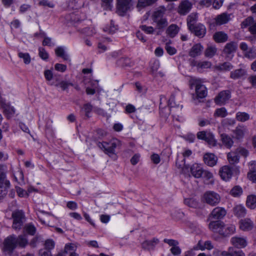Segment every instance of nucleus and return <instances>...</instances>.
Listing matches in <instances>:
<instances>
[{"label": "nucleus", "instance_id": "obj_1", "mask_svg": "<svg viewBox=\"0 0 256 256\" xmlns=\"http://www.w3.org/2000/svg\"><path fill=\"white\" fill-rule=\"evenodd\" d=\"M27 244L28 240L25 235H21L16 237L15 235L12 234L5 239L4 242V250L11 253L18 246L24 248Z\"/></svg>", "mask_w": 256, "mask_h": 256}, {"label": "nucleus", "instance_id": "obj_2", "mask_svg": "<svg viewBox=\"0 0 256 256\" xmlns=\"http://www.w3.org/2000/svg\"><path fill=\"white\" fill-rule=\"evenodd\" d=\"M169 106L170 112L174 117L178 116L181 114L182 106L176 102V98L174 94L170 96L168 102L166 98L162 96L160 98V109L164 108L166 106ZM177 120V118H176Z\"/></svg>", "mask_w": 256, "mask_h": 256}, {"label": "nucleus", "instance_id": "obj_3", "mask_svg": "<svg viewBox=\"0 0 256 256\" xmlns=\"http://www.w3.org/2000/svg\"><path fill=\"white\" fill-rule=\"evenodd\" d=\"M190 82L192 88H195V92L197 98H202L206 96V88L202 84L200 80L193 78L191 79Z\"/></svg>", "mask_w": 256, "mask_h": 256}, {"label": "nucleus", "instance_id": "obj_4", "mask_svg": "<svg viewBox=\"0 0 256 256\" xmlns=\"http://www.w3.org/2000/svg\"><path fill=\"white\" fill-rule=\"evenodd\" d=\"M132 8V0H117L116 12L118 15L123 16Z\"/></svg>", "mask_w": 256, "mask_h": 256}, {"label": "nucleus", "instance_id": "obj_5", "mask_svg": "<svg viewBox=\"0 0 256 256\" xmlns=\"http://www.w3.org/2000/svg\"><path fill=\"white\" fill-rule=\"evenodd\" d=\"M202 200L204 202L211 206H215L220 203V196L218 193L209 190L204 192L202 196Z\"/></svg>", "mask_w": 256, "mask_h": 256}, {"label": "nucleus", "instance_id": "obj_6", "mask_svg": "<svg viewBox=\"0 0 256 256\" xmlns=\"http://www.w3.org/2000/svg\"><path fill=\"white\" fill-rule=\"evenodd\" d=\"M13 224L12 228L16 230H20L25 221L24 212L22 210H16L12 214Z\"/></svg>", "mask_w": 256, "mask_h": 256}, {"label": "nucleus", "instance_id": "obj_7", "mask_svg": "<svg viewBox=\"0 0 256 256\" xmlns=\"http://www.w3.org/2000/svg\"><path fill=\"white\" fill-rule=\"evenodd\" d=\"M196 136L198 139L206 141L210 146H214L216 145V140L214 138V135L210 132L204 130L198 132Z\"/></svg>", "mask_w": 256, "mask_h": 256}, {"label": "nucleus", "instance_id": "obj_8", "mask_svg": "<svg viewBox=\"0 0 256 256\" xmlns=\"http://www.w3.org/2000/svg\"><path fill=\"white\" fill-rule=\"evenodd\" d=\"M76 247L73 244H67L64 249L59 252L55 256H79L76 252Z\"/></svg>", "mask_w": 256, "mask_h": 256}, {"label": "nucleus", "instance_id": "obj_9", "mask_svg": "<svg viewBox=\"0 0 256 256\" xmlns=\"http://www.w3.org/2000/svg\"><path fill=\"white\" fill-rule=\"evenodd\" d=\"M237 47V44L234 42H231L226 44L223 50V54L226 59L230 60L232 58Z\"/></svg>", "mask_w": 256, "mask_h": 256}, {"label": "nucleus", "instance_id": "obj_10", "mask_svg": "<svg viewBox=\"0 0 256 256\" xmlns=\"http://www.w3.org/2000/svg\"><path fill=\"white\" fill-rule=\"evenodd\" d=\"M118 143V141L112 142L110 143L98 142L97 146L100 149L102 150L106 154H114Z\"/></svg>", "mask_w": 256, "mask_h": 256}, {"label": "nucleus", "instance_id": "obj_11", "mask_svg": "<svg viewBox=\"0 0 256 256\" xmlns=\"http://www.w3.org/2000/svg\"><path fill=\"white\" fill-rule=\"evenodd\" d=\"M231 92L229 90H225L220 92L215 98V102L218 105H222L230 98Z\"/></svg>", "mask_w": 256, "mask_h": 256}, {"label": "nucleus", "instance_id": "obj_12", "mask_svg": "<svg viewBox=\"0 0 256 256\" xmlns=\"http://www.w3.org/2000/svg\"><path fill=\"white\" fill-rule=\"evenodd\" d=\"M219 174L222 180L228 181L232 176L233 168L229 166H224L220 169Z\"/></svg>", "mask_w": 256, "mask_h": 256}, {"label": "nucleus", "instance_id": "obj_13", "mask_svg": "<svg viewBox=\"0 0 256 256\" xmlns=\"http://www.w3.org/2000/svg\"><path fill=\"white\" fill-rule=\"evenodd\" d=\"M248 132L246 127L243 124H238L232 130L233 138L238 140H242Z\"/></svg>", "mask_w": 256, "mask_h": 256}, {"label": "nucleus", "instance_id": "obj_14", "mask_svg": "<svg viewBox=\"0 0 256 256\" xmlns=\"http://www.w3.org/2000/svg\"><path fill=\"white\" fill-rule=\"evenodd\" d=\"M242 28H245L249 26L248 30L252 34H256V22L252 16H248L241 24Z\"/></svg>", "mask_w": 256, "mask_h": 256}, {"label": "nucleus", "instance_id": "obj_15", "mask_svg": "<svg viewBox=\"0 0 256 256\" xmlns=\"http://www.w3.org/2000/svg\"><path fill=\"white\" fill-rule=\"evenodd\" d=\"M192 8V4L188 0L182 1L179 4L178 12L180 15H186Z\"/></svg>", "mask_w": 256, "mask_h": 256}, {"label": "nucleus", "instance_id": "obj_16", "mask_svg": "<svg viewBox=\"0 0 256 256\" xmlns=\"http://www.w3.org/2000/svg\"><path fill=\"white\" fill-rule=\"evenodd\" d=\"M7 168L5 165H0V186H10V182L6 178Z\"/></svg>", "mask_w": 256, "mask_h": 256}, {"label": "nucleus", "instance_id": "obj_17", "mask_svg": "<svg viewBox=\"0 0 256 256\" xmlns=\"http://www.w3.org/2000/svg\"><path fill=\"white\" fill-rule=\"evenodd\" d=\"M190 30L192 32H194V34L199 37L203 38L206 34V28L205 26L200 23L197 24L196 26L190 28Z\"/></svg>", "mask_w": 256, "mask_h": 256}, {"label": "nucleus", "instance_id": "obj_18", "mask_svg": "<svg viewBox=\"0 0 256 256\" xmlns=\"http://www.w3.org/2000/svg\"><path fill=\"white\" fill-rule=\"evenodd\" d=\"M224 223L221 221L211 222L208 225L209 228L214 232L218 233L222 235Z\"/></svg>", "mask_w": 256, "mask_h": 256}, {"label": "nucleus", "instance_id": "obj_19", "mask_svg": "<svg viewBox=\"0 0 256 256\" xmlns=\"http://www.w3.org/2000/svg\"><path fill=\"white\" fill-rule=\"evenodd\" d=\"M226 214V211L224 208L222 207L215 208L210 213V216L214 219H222Z\"/></svg>", "mask_w": 256, "mask_h": 256}, {"label": "nucleus", "instance_id": "obj_20", "mask_svg": "<svg viewBox=\"0 0 256 256\" xmlns=\"http://www.w3.org/2000/svg\"><path fill=\"white\" fill-rule=\"evenodd\" d=\"M239 224L240 228L243 231H250L254 228V222L249 218L241 220Z\"/></svg>", "mask_w": 256, "mask_h": 256}, {"label": "nucleus", "instance_id": "obj_21", "mask_svg": "<svg viewBox=\"0 0 256 256\" xmlns=\"http://www.w3.org/2000/svg\"><path fill=\"white\" fill-rule=\"evenodd\" d=\"M230 242L233 246L239 248H244L247 245L246 240L244 237H232L230 240Z\"/></svg>", "mask_w": 256, "mask_h": 256}, {"label": "nucleus", "instance_id": "obj_22", "mask_svg": "<svg viewBox=\"0 0 256 256\" xmlns=\"http://www.w3.org/2000/svg\"><path fill=\"white\" fill-rule=\"evenodd\" d=\"M230 20V14L226 12H224L218 15L215 18L216 24L218 26L228 23Z\"/></svg>", "mask_w": 256, "mask_h": 256}, {"label": "nucleus", "instance_id": "obj_23", "mask_svg": "<svg viewBox=\"0 0 256 256\" xmlns=\"http://www.w3.org/2000/svg\"><path fill=\"white\" fill-rule=\"evenodd\" d=\"M12 176L14 180L19 185L24 184L23 172L20 169L16 168L12 170Z\"/></svg>", "mask_w": 256, "mask_h": 256}, {"label": "nucleus", "instance_id": "obj_24", "mask_svg": "<svg viewBox=\"0 0 256 256\" xmlns=\"http://www.w3.org/2000/svg\"><path fill=\"white\" fill-rule=\"evenodd\" d=\"M203 170L202 166L198 164H194L190 167V173L196 178L202 177Z\"/></svg>", "mask_w": 256, "mask_h": 256}, {"label": "nucleus", "instance_id": "obj_25", "mask_svg": "<svg viewBox=\"0 0 256 256\" xmlns=\"http://www.w3.org/2000/svg\"><path fill=\"white\" fill-rule=\"evenodd\" d=\"M204 160L206 165L214 166L217 162L218 158L213 154L207 153L204 156Z\"/></svg>", "mask_w": 256, "mask_h": 256}, {"label": "nucleus", "instance_id": "obj_26", "mask_svg": "<svg viewBox=\"0 0 256 256\" xmlns=\"http://www.w3.org/2000/svg\"><path fill=\"white\" fill-rule=\"evenodd\" d=\"M204 49L203 46L200 44L194 45L189 52V56L192 58H195L200 55Z\"/></svg>", "mask_w": 256, "mask_h": 256}, {"label": "nucleus", "instance_id": "obj_27", "mask_svg": "<svg viewBox=\"0 0 256 256\" xmlns=\"http://www.w3.org/2000/svg\"><path fill=\"white\" fill-rule=\"evenodd\" d=\"M233 212L236 217L242 218L246 215V210L244 206L238 204L234 208Z\"/></svg>", "mask_w": 256, "mask_h": 256}, {"label": "nucleus", "instance_id": "obj_28", "mask_svg": "<svg viewBox=\"0 0 256 256\" xmlns=\"http://www.w3.org/2000/svg\"><path fill=\"white\" fill-rule=\"evenodd\" d=\"M213 38L216 42H224L228 39V36L224 32H216L213 36Z\"/></svg>", "mask_w": 256, "mask_h": 256}, {"label": "nucleus", "instance_id": "obj_29", "mask_svg": "<svg viewBox=\"0 0 256 256\" xmlns=\"http://www.w3.org/2000/svg\"><path fill=\"white\" fill-rule=\"evenodd\" d=\"M220 139L222 144L228 148H231L234 144V142L232 138L227 134H221Z\"/></svg>", "mask_w": 256, "mask_h": 256}, {"label": "nucleus", "instance_id": "obj_30", "mask_svg": "<svg viewBox=\"0 0 256 256\" xmlns=\"http://www.w3.org/2000/svg\"><path fill=\"white\" fill-rule=\"evenodd\" d=\"M2 106L3 108L4 112L8 118H11L14 114L15 110L13 106H10L8 104L2 102Z\"/></svg>", "mask_w": 256, "mask_h": 256}, {"label": "nucleus", "instance_id": "obj_31", "mask_svg": "<svg viewBox=\"0 0 256 256\" xmlns=\"http://www.w3.org/2000/svg\"><path fill=\"white\" fill-rule=\"evenodd\" d=\"M55 52L58 56L62 58L64 60L70 62V59L69 55L66 53L64 48L62 46L57 47L55 49Z\"/></svg>", "mask_w": 256, "mask_h": 256}, {"label": "nucleus", "instance_id": "obj_32", "mask_svg": "<svg viewBox=\"0 0 256 256\" xmlns=\"http://www.w3.org/2000/svg\"><path fill=\"white\" fill-rule=\"evenodd\" d=\"M52 84L54 85L56 87L60 88L62 90H66L70 86H72V84L70 82L64 80H60L58 78L57 80H54V81L52 83Z\"/></svg>", "mask_w": 256, "mask_h": 256}, {"label": "nucleus", "instance_id": "obj_33", "mask_svg": "<svg viewBox=\"0 0 256 256\" xmlns=\"http://www.w3.org/2000/svg\"><path fill=\"white\" fill-rule=\"evenodd\" d=\"M246 74V72L242 68L236 69L232 71L230 74V78L234 80L238 79L244 76Z\"/></svg>", "mask_w": 256, "mask_h": 256}, {"label": "nucleus", "instance_id": "obj_34", "mask_svg": "<svg viewBox=\"0 0 256 256\" xmlns=\"http://www.w3.org/2000/svg\"><path fill=\"white\" fill-rule=\"evenodd\" d=\"M233 68V65L230 62H224L216 66V69L220 72L230 71Z\"/></svg>", "mask_w": 256, "mask_h": 256}, {"label": "nucleus", "instance_id": "obj_35", "mask_svg": "<svg viewBox=\"0 0 256 256\" xmlns=\"http://www.w3.org/2000/svg\"><path fill=\"white\" fill-rule=\"evenodd\" d=\"M166 11V9L164 6H160L154 12L152 15L154 22L164 18V15Z\"/></svg>", "mask_w": 256, "mask_h": 256}, {"label": "nucleus", "instance_id": "obj_36", "mask_svg": "<svg viewBox=\"0 0 256 256\" xmlns=\"http://www.w3.org/2000/svg\"><path fill=\"white\" fill-rule=\"evenodd\" d=\"M223 228V232H222V236H224L232 234H234L236 231V226L232 224H224Z\"/></svg>", "mask_w": 256, "mask_h": 256}, {"label": "nucleus", "instance_id": "obj_37", "mask_svg": "<svg viewBox=\"0 0 256 256\" xmlns=\"http://www.w3.org/2000/svg\"><path fill=\"white\" fill-rule=\"evenodd\" d=\"M179 28L176 24H172L166 29V34L170 37H174L178 32Z\"/></svg>", "mask_w": 256, "mask_h": 256}, {"label": "nucleus", "instance_id": "obj_38", "mask_svg": "<svg viewBox=\"0 0 256 256\" xmlns=\"http://www.w3.org/2000/svg\"><path fill=\"white\" fill-rule=\"evenodd\" d=\"M227 158L231 164H234L238 162L240 156L238 154V152H231L228 154Z\"/></svg>", "mask_w": 256, "mask_h": 256}, {"label": "nucleus", "instance_id": "obj_39", "mask_svg": "<svg viewBox=\"0 0 256 256\" xmlns=\"http://www.w3.org/2000/svg\"><path fill=\"white\" fill-rule=\"evenodd\" d=\"M247 206L250 209H254L256 208V196L250 195L248 196L246 201Z\"/></svg>", "mask_w": 256, "mask_h": 256}, {"label": "nucleus", "instance_id": "obj_40", "mask_svg": "<svg viewBox=\"0 0 256 256\" xmlns=\"http://www.w3.org/2000/svg\"><path fill=\"white\" fill-rule=\"evenodd\" d=\"M156 1L157 0H138L137 8L140 10L142 8L156 3Z\"/></svg>", "mask_w": 256, "mask_h": 256}, {"label": "nucleus", "instance_id": "obj_41", "mask_svg": "<svg viewBox=\"0 0 256 256\" xmlns=\"http://www.w3.org/2000/svg\"><path fill=\"white\" fill-rule=\"evenodd\" d=\"M250 114L245 112H238L236 114V118L238 121L245 122L250 119Z\"/></svg>", "mask_w": 256, "mask_h": 256}, {"label": "nucleus", "instance_id": "obj_42", "mask_svg": "<svg viewBox=\"0 0 256 256\" xmlns=\"http://www.w3.org/2000/svg\"><path fill=\"white\" fill-rule=\"evenodd\" d=\"M197 246L198 247V249L202 250H204L205 249L210 250L214 248L212 242L210 240L206 241L204 244H202L201 241H199Z\"/></svg>", "mask_w": 256, "mask_h": 256}, {"label": "nucleus", "instance_id": "obj_43", "mask_svg": "<svg viewBox=\"0 0 256 256\" xmlns=\"http://www.w3.org/2000/svg\"><path fill=\"white\" fill-rule=\"evenodd\" d=\"M217 48L214 46H208L206 49L204 55L206 57L211 58L213 57L216 53Z\"/></svg>", "mask_w": 256, "mask_h": 256}, {"label": "nucleus", "instance_id": "obj_44", "mask_svg": "<svg viewBox=\"0 0 256 256\" xmlns=\"http://www.w3.org/2000/svg\"><path fill=\"white\" fill-rule=\"evenodd\" d=\"M40 220L42 222V224H46V223L45 222V219L48 216H54L49 212H46L44 211H39V214H37ZM48 226H49L48 222L47 224Z\"/></svg>", "mask_w": 256, "mask_h": 256}, {"label": "nucleus", "instance_id": "obj_45", "mask_svg": "<svg viewBox=\"0 0 256 256\" xmlns=\"http://www.w3.org/2000/svg\"><path fill=\"white\" fill-rule=\"evenodd\" d=\"M36 232V228L33 226V247L36 246L38 244L41 243L43 242V238L40 234H34Z\"/></svg>", "mask_w": 256, "mask_h": 256}, {"label": "nucleus", "instance_id": "obj_46", "mask_svg": "<svg viewBox=\"0 0 256 256\" xmlns=\"http://www.w3.org/2000/svg\"><path fill=\"white\" fill-rule=\"evenodd\" d=\"M197 15L196 14H192L188 17V26L189 28H192V26H196V22L197 20Z\"/></svg>", "mask_w": 256, "mask_h": 256}, {"label": "nucleus", "instance_id": "obj_47", "mask_svg": "<svg viewBox=\"0 0 256 256\" xmlns=\"http://www.w3.org/2000/svg\"><path fill=\"white\" fill-rule=\"evenodd\" d=\"M56 246L55 242L51 238L46 240L44 242V246L45 249L50 250L54 248Z\"/></svg>", "mask_w": 256, "mask_h": 256}, {"label": "nucleus", "instance_id": "obj_48", "mask_svg": "<svg viewBox=\"0 0 256 256\" xmlns=\"http://www.w3.org/2000/svg\"><path fill=\"white\" fill-rule=\"evenodd\" d=\"M20 58L23 60L24 62L26 64H30L31 62V58L29 54L27 52H20L18 54Z\"/></svg>", "mask_w": 256, "mask_h": 256}, {"label": "nucleus", "instance_id": "obj_49", "mask_svg": "<svg viewBox=\"0 0 256 256\" xmlns=\"http://www.w3.org/2000/svg\"><path fill=\"white\" fill-rule=\"evenodd\" d=\"M154 22L156 24V27L158 29H163L168 24L167 19L166 18L158 20Z\"/></svg>", "mask_w": 256, "mask_h": 256}, {"label": "nucleus", "instance_id": "obj_50", "mask_svg": "<svg viewBox=\"0 0 256 256\" xmlns=\"http://www.w3.org/2000/svg\"><path fill=\"white\" fill-rule=\"evenodd\" d=\"M228 114L225 108H221L216 110L214 113V116L224 118Z\"/></svg>", "mask_w": 256, "mask_h": 256}, {"label": "nucleus", "instance_id": "obj_51", "mask_svg": "<svg viewBox=\"0 0 256 256\" xmlns=\"http://www.w3.org/2000/svg\"><path fill=\"white\" fill-rule=\"evenodd\" d=\"M244 56L246 58L249 59H254L256 57V50L254 48H250L244 52Z\"/></svg>", "mask_w": 256, "mask_h": 256}, {"label": "nucleus", "instance_id": "obj_52", "mask_svg": "<svg viewBox=\"0 0 256 256\" xmlns=\"http://www.w3.org/2000/svg\"><path fill=\"white\" fill-rule=\"evenodd\" d=\"M242 192V188L240 186H235L230 191L231 194L235 197L240 196Z\"/></svg>", "mask_w": 256, "mask_h": 256}, {"label": "nucleus", "instance_id": "obj_53", "mask_svg": "<svg viewBox=\"0 0 256 256\" xmlns=\"http://www.w3.org/2000/svg\"><path fill=\"white\" fill-rule=\"evenodd\" d=\"M184 203L188 206L194 208H196L198 206V202L192 198L185 199Z\"/></svg>", "mask_w": 256, "mask_h": 256}, {"label": "nucleus", "instance_id": "obj_54", "mask_svg": "<svg viewBox=\"0 0 256 256\" xmlns=\"http://www.w3.org/2000/svg\"><path fill=\"white\" fill-rule=\"evenodd\" d=\"M116 30V28L114 26L112 20H111L110 26H106L104 28V30L108 34H113Z\"/></svg>", "mask_w": 256, "mask_h": 256}, {"label": "nucleus", "instance_id": "obj_55", "mask_svg": "<svg viewBox=\"0 0 256 256\" xmlns=\"http://www.w3.org/2000/svg\"><path fill=\"white\" fill-rule=\"evenodd\" d=\"M92 108V106L90 104H86L82 107V110L85 112V116L87 118H90V114L91 112Z\"/></svg>", "mask_w": 256, "mask_h": 256}, {"label": "nucleus", "instance_id": "obj_56", "mask_svg": "<svg viewBox=\"0 0 256 256\" xmlns=\"http://www.w3.org/2000/svg\"><path fill=\"white\" fill-rule=\"evenodd\" d=\"M235 124L236 120L232 118H226L222 122V124L224 126H233Z\"/></svg>", "mask_w": 256, "mask_h": 256}, {"label": "nucleus", "instance_id": "obj_57", "mask_svg": "<svg viewBox=\"0 0 256 256\" xmlns=\"http://www.w3.org/2000/svg\"><path fill=\"white\" fill-rule=\"evenodd\" d=\"M165 49L167 52L171 56L176 54L177 52L176 50L174 47L171 46L168 43L166 44Z\"/></svg>", "mask_w": 256, "mask_h": 256}, {"label": "nucleus", "instance_id": "obj_58", "mask_svg": "<svg viewBox=\"0 0 256 256\" xmlns=\"http://www.w3.org/2000/svg\"><path fill=\"white\" fill-rule=\"evenodd\" d=\"M39 56L44 60H46L48 58V54L42 48H39Z\"/></svg>", "mask_w": 256, "mask_h": 256}, {"label": "nucleus", "instance_id": "obj_59", "mask_svg": "<svg viewBox=\"0 0 256 256\" xmlns=\"http://www.w3.org/2000/svg\"><path fill=\"white\" fill-rule=\"evenodd\" d=\"M140 28L142 30L144 31L146 33L148 34H152L154 32V29L153 27L151 26H146V25H142L140 26Z\"/></svg>", "mask_w": 256, "mask_h": 256}, {"label": "nucleus", "instance_id": "obj_60", "mask_svg": "<svg viewBox=\"0 0 256 256\" xmlns=\"http://www.w3.org/2000/svg\"><path fill=\"white\" fill-rule=\"evenodd\" d=\"M224 256H245V254L241 250H238L230 252Z\"/></svg>", "mask_w": 256, "mask_h": 256}, {"label": "nucleus", "instance_id": "obj_61", "mask_svg": "<svg viewBox=\"0 0 256 256\" xmlns=\"http://www.w3.org/2000/svg\"><path fill=\"white\" fill-rule=\"evenodd\" d=\"M16 188L19 196L24 197L28 195V193L20 187L16 186Z\"/></svg>", "mask_w": 256, "mask_h": 256}, {"label": "nucleus", "instance_id": "obj_62", "mask_svg": "<svg viewBox=\"0 0 256 256\" xmlns=\"http://www.w3.org/2000/svg\"><path fill=\"white\" fill-rule=\"evenodd\" d=\"M38 256H52V254L50 250L41 248L38 251Z\"/></svg>", "mask_w": 256, "mask_h": 256}, {"label": "nucleus", "instance_id": "obj_63", "mask_svg": "<svg viewBox=\"0 0 256 256\" xmlns=\"http://www.w3.org/2000/svg\"><path fill=\"white\" fill-rule=\"evenodd\" d=\"M54 68L56 70L64 72L66 70V66L61 64H56L54 66Z\"/></svg>", "mask_w": 256, "mask_h": 256}, {"label": "nucleus", "instance_id": "obj_64", "mask_svg": "<svg viewBox=\"0 0 256 256\" xmlns=\"http://www.w3.org/2000/svg\"><path fill=\"white\" fill-rule=\"evenodd\" d=\"M248 81L252 84L253 88H256V74L251 75L248 76Z\"/></svg>", "mask_w": 256, "mask_h": 256}]
</instances>
